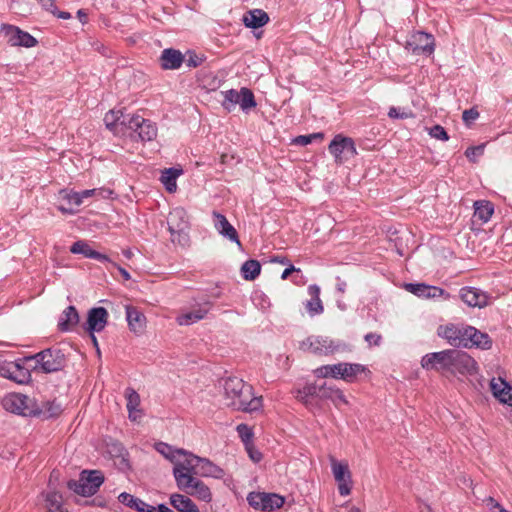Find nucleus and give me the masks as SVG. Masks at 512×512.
<instances>
[{
	"instance_id": "obj_1",
	"label": "nucleus",
	"mask_w": 512,
	"mask_h": 512,
	"mask_svg": "<svg viewBox=\"0 0 512 512\" xmlns=\"http://www.w3.org/2000/svg\"><path fill=\"white\" fill-rule=\"evenodd\" d=\"M223 402L234 410L255 412L262 408V397L254 396L253 387L242 379L231 376L222 380Z\"/></svg>"
},
{
	"instance_id": "obj_2",
	"label": "nucleus",
	"mask_w": 512,
	"mask_h": 512,
	"mask_svg": "<svg viewBox=\"0 0 512 512\" xmlns=\"http://www.w3.org/2000/svg\"><path fill=\"white\" fill-rule=\"evenodd\" d=\"M168 231L170 232L171 241L182 247L189 245V222L187 212L177 207L170 211L167 217Z\"/></svg>"
},
{
	"instance_id": "obj_3",
	"label": "nucleus",
	"mask_w": 512,
	"mask_h": 512,
	"mask_svg": "<svg viewBox=\"0 0 512 512\" xmlns=\"http://www.w3.org/2000/svg\"><path fill=\"white\" fill-rule=\"evenodd\" d=\"M104 481V476L100 471L84 470L81 472L79 481L69 482V488L82 496H90L97 492Z\"/></svg>"
},
{
	"instance_id": "obj_4",
	"label": "nucleus",
	"mask_w": 512,
	"mask_h": 512,
	"mask_svg": "<svg viewBox=\"0 0 512 512\" xmlns=\"http://www.w3.org/2000/svg\"><path fill=\"white\" fill-rule=\"evenodd\" d=\"M45 373L61 370L65 366V355L60 349H45L33 357Z\"/></svg>"
},
{
	"instance_id": "obj_5",
	"label": "nucleus",
	"mask_w": 512,
	"mask_h": 512,
	"mask_svg": "<svg viewBox=\"0 0 512 512\" xmlns=\"http://www.w3.org/2000/svg\"><path fill=\"white\" fill-rule=\"evenodd\" d=\"M247 501L254 509L270 512L283 506L285 500L282 496L275 493L251 492L247 496Z\"/></svg>"
},
{
	"instance_id": "obj_6",
	"label": "nucleus",
	"mask_w": 512,
	"mask_h": 512,
	"mask_svg": "<svg viewBox=\"0 0 512 512\" xmlns=\"http://www.w3.org/2000/svg\"><path fill=\"white\" fill-rule=\"evenodd\" d=\"M5 410L21 415H33L35 412L34 401L23 394L11 393L2 400Z\"/></svg>"
},
{
	"instance_id": "obj_7",
	"label": "nucleus",
	"mask_w": 512,
	"mask_h": 512,
	"mask_svg": "<svg viewBox=\"0 0 512 512\" xmlns=\"http://www.w3.org/2000/svg\"><path fill=\"white\" fill-rule=\"evenodd\" d=\"M329 151L337 163H343L357 153L354 141L349 137L336 135L329 145Z\"/></svg>"
},
{
	"instance_id": "obj_8",
	"label": "nucleus",
	"mask_w": 512,
	"mask_h": 512,
	"mask_svg": "<svg viewBox=\"0 0 512 512\" xmlns=\"http://www.w3.org/2000/svg\"><path fill=\"white\" fill-rule=\"evenodd\" d=\"M0 32L10 46L31 48L37 44V40L32 35L13 25L2 24Z\"/></svg>"
},
{
	"instance_id": "obj_9",
	"label": "nucleus",
	"mask_w": 512,
	"mask_h": 512,
	"mask_svg": "<svg viewBox=\"0 0 512 512\" xmlns=\"http://www.w3.org/2000/svg\"><path fill=\"white\" fill-rule=\"evenodd\" d=\"M405 48L416 55H430L435 48L434 37L422 31L414 32L408 38Z\"/></svg>"
},
{
	"instance_id": "obj_10",
	"label": "nucleus",
	"mask_w": 512,
	"mask_h": 512,
	"mask_svg": "<svg viewBox=\"0 0 512 512\" xmlns=\"http://www.w3.org/2000/svg\"><path fill=\"white\" fill-rule=\"evenodd\" d=\"M127 131L135 132L142 141H151L157 136L155 124L140 115H131L128 118Z\"/></svg>"
},
{
	"instance_id": "obj_11",
	"label": "nucleus",
	"mask_w": 512,
	"mask_h": 512,
	"mask_svg": "<svg viewBox=\"0 0 512 512\" xmlns=\"http://www.w3.org/2000/svg\"><path fill=\"white\" fill-rule=\"evenodd\" d=\"M452 349L426 354L421 359V366L426 370L450 373Z\"/></svg>"
},
{
	"instance_id": "obj_12",
	"label": "nucleus",
	"mask_w": 512,
	"mask_h": 512,
	"mask_svg": "<svg viewBox=\"0 0 512 512\" xmlns=\"http://www.w3.org/2000/svg\"><path fill=\"white\" fill-rule=\"evenodd\" d=\"M467 326L468 325H457L453 323L441 325L437 329V334L439 337L447 340L451 346L466 347L468 344L464 332Z\"/></svg>"
},
{
	"instance_id": "obj_13",
	"label": "nucleus",
	"mask_w": 512,
	"mask_h": 512,
	"mask_svg": "<svg viewBox=\"0 0 512 512\" xmlns=\"http://www.w3.org/2000/svg\"><path fill=\"white\" fill-rule=\"evenodd\" d=\"M451 362L450 374L452 375H456L457 373L461 375H471L477 371L476 361L466 352L452 349Z\"/></svg>"
},
{
	"instance_id": "obj_14",
	"label": "nucleus",
	"mask_w": 512,
	"mask_h": 512,
	"mask_svg": "<svg viewBox=\"0 0 512 512\" xmlns=\"http://www.w3.org/2000/svg\"><path fill=\"white\" fill-rule=\"evenodd\" d=\"M201 458L193 455L183 449H180V453L174 461L173 476L178 477L179 475H185L190 473H198V467Z\"/></svg>"
},
{
	"instance_id": "obj_15",
	"label": "nucleus",
	"mask_w": 512,
	"mask_h": 512,
	"mask_svg": "<svg viewBox=\"0 0 512 512\" xmlns=\"http://www.w3.org/2000/svg\"><path fill=\"white\" fill-rule=\"evenodd\" d=\"M331 467L334 478L338 483V490L340 495H349L351 492L352 480L348 464L344 462H338L337 460L332 458Z\"/></svg>"
},
{
	"instance_id": "obj_16",
	"label": "nucleus",
	"mask_w": 512,
	"mask_h": 512,
	"mask_svg": "<svg viewBox=\"0 0 512 512\" xmlns=\"http://www.w3.org/2000/svg\"><path fill=\"white\" fill-rule=\"evenodd\" d=\"M460 298L469 307L483 308L489 303L488 295L474 287H464L460 290Z\"/></svg>"
},
{
	"instance_id": "obj_17",
	"label": "nucleus",
	"mask_w": 512,
	"mask_h": 512,
	"mask_svg": "<svg viewBox=\"0 0 512 512\" xmlns=\"http://www.w3.org/2000/svg\"><path fill=\"white\" fill-rule=\"evenodd\" d=\"M130 116L131 115H125L120 110H111L105 115L104 122L106 127L115 134L125 135L127 133L128 118Z\"/></svg>"
},
{
	"instance_id": "obj_18",
	"label": "nucleus",
	"mask_w": 512,
	"mask_h": 512,
	"mask_svg": "<svg viewBox=\"0 0 512 512\" xmlns=\"http://www.w3.org/2000/svg\"><path fill=\"white\" fill-rule=\"evenodd\" d=\"M464 335H466L467 346L465 348H481L488 350L492 347V340L487 333L477 330L473 326L465 328Z\"/></svg>"
},
{
	"instance_id": "obj_19",
	"label": "nucleus",
	"mask_w": 512,
	"mask_h": 512,
	"mask_svg": "<svg viewBox=\"0 0 512 512\" xmlns=\"http://www.w3.org/2000/svg\"><path fill=\"white\" fill-rule=\"evenodd\" d=\"M108 320V312L103 307L92 308L88 312L87 330L90 333L102 331Z\"/></svg>"
},
{
	"instance_id": "obj_20",
	"label": "nucleus",
	"mask_w": 512,
	"mask_h": 512,
	"mask_svg": "<svg viewBox=\"0 0 512 512\" xmlns=\"http://www.w3.org/2000/svg\"><path fill=\"white\" fill-rule=\"evenodd\" d=\"M492 394L501 403L512 406V387L502 378H493L490 381Z\"/></svg>"
},
{
	"instance_id": "obj_21",
	"label": "nucleus",
	"mask_w": 512,
	"mask_h": 512,
	"mask_svg": "<svg viewBox=\"0 0 512 512\" xmlns=\"http://www.w3.org/2000/svg\"><path fill=\"white\" fill-rule=\"evenodd\" d=\"M0 375L17 383H24L29 373L18 363L6 362L0 366Z\"/></svg>"
},
{
	"instance_id": "obj_22",
	"label": "nucleus",
	"mask_w": 512,
	"mask_h": 512,
	"mask_svg": "<svg viewBox=\"0 0 512 512\" xmlns=\"http://www.w3.org/2000/svg\"><path fill=\"white\" fill-rule=\"evenodd\" d=\"M213 218H214V227L216 230L223 235L224 237L228 238L229 240L236 242L238 245H241L237 231L235 228L228 222L227 218L214 211L213 212Z\"/></svg>"
},
{
	"instance_id": "obj_23",
	"label": "nucleus",
	"mask_w": 512,
	"mask_h": 512,
	"mask_svg": "<svg viewBox=\"0 0 512 512\" xmlns=\"http://www.w3.org/2000/svg\"><path fill=\"white\" fill-rule=\"evenodd\" d=\"M126 319L130 330L136 334H141L146 327V317L137 308L126 306Z\"/></svg>"
},
{
	"instance_id": "obj_24",
	"label": "nucleus",
	"mask_w": 512,
	"mask_h": 512,
	"mask_svg": "<svg viewBox=\"0 0 512 512\" xmlns=\"http://www.w3.org/2000/svg\"><path fill=\"white\" fill-rule=\"evenodd\" d=\"M184 61L182 53L172 48L163 50L160 57L161 67L166 70L178 69Z\"/></svg>"
},
{
	"instance_id": "obj_25",
	"label": "nucleus",
	"mask_w": 512,
	"mask_h": 512,
	"mask_svg": "<svg viewBox=\"0 0 512 512\" xmlns=\"http://www.w3.org/2000/svg\"><path fill=\"white\" fill-rule=\"evenodd\" d=\"M301 347L313 353L328 354L333 352L332 342L327 338L321 337H309L302 342Z\"/></svg>"
},
{
	"instance_id": "obj_26",
	"label": "nucleus",
	"mask_w": 512,
	"mask_h": 512,
	"mask_svg": "<svg viewBox=\"0 0 512 512\" xmlns=\"http://www.w3.org/2000/svg\"><path fill=\"white\" fill-rule=\"evenodd\" d=\"M125 398L127 400V410L129 413V419L131 421H139L142 417V411L139 409L140 396L133 388H127L125 390Z\"/></svg>"
},
{
	"instance_id": "obj_27",
	"label": "nucleus",
	"mask_w": 512,
	"mask_h": 512,
	"mask_svg": "<svg viewBox=\"0 0 512 512\" xmlns=\"http://www.w3.org/2000/svg\"><path fill=\"white\" fill-rule=\"evenodd\" d=\"M39 497L45 502L46 512H69L63 505L61 493L56 491L42 492Z\"/></svg>"
},
{
	"instance_id": "obj_28",
	"label": "nucleus",
	"mask_w": 512,
	"mask_h": 512,
	"mask_svg": "<svg viewBox=\"0 0 512 512\" xmlns=\"http://www.w3.org/2000/svg\"><path fill=\"white\" fill-rule=\"evenodd\" d=\"M406 290L423 298H436L445 294V291L439 287L428 286L425 284H407Z\"/></svg>"
},
{
	"instance_id": "obj_29",
	"label": "nucleus",
	"mask_w": 512,
	"mask_h": 512,
	"mask_svg": "<svg viewBox=\"0 0 512 512\" xmlns=\"http://www.w3.org/2000/svg\"><path fill=\"white\" fill-rule=\"evenodd\" d=\"M268 21V14L261 9L250 10L243 16V23L248 28L257 29L263 27Z\"/></svg>"
},
{
	"instance_id": "obj_30",
	"label": "nucleus",
	"mask_w": 512,
	"mask_h": 512,
	"mask_svg": "<svg viewBox=\"0 0 512 512\" xmlns=\"http://www.w3.org/2000/svg\"><path fill=\"white\" fill-rule=\"evenodd\" d=\"M120 503L127 507L135 509L137 512H156V508L148 505L143 500L134 497L133 495L123 492L118 496Z\"/></svg>"
},
{
	"instance_id": "obj_31",
	"label": "nucleus",
	"mask_w": 512,
	"mask_h": 512,
	"mask_svg": "<svg viewBox=\"0 0 512 512\" xmlns=\"http://www.w3.org/2000/svg\"><path fill=\"white\" fill-rule=\"evenodd\" d=\"M79 322V315L74 306L67 307L58 322V327L61 331H69L74 328Z\"/></svg>"
},
{
	"instance_id": "obj_32",
	"label": "nucleus",
	"mask_w": 512,
	"mask_h": 512,
	"mask_svg": "<svg viewBox=\"0 0 512 512\" xmlns=\"http://www.w3.org/2000/svg\"><path fill=\"white\" fill-rule=\"evenodd\" d=\"M319 397L323 399H330L335 406H339L340 404L347 405L349 402L346 399L343 392L335 387L332 386H320L319 387Z\"/></svg>"
},
{
	"instance_id": "obj_33",
	"label": "nucleus",
	"mask_w": 512,
	"mask_h": 512,
	"mask_svg": "<svg viewBox=\"0 0 512 512\" xmlns=\"http://www.w3.org/2000/svg\"><path fill=\"white\" fill-rule=\"evenodd\" d=\"M308 293L311 299L306 303V309L310 315H316L323 312V305L320 299V288L317 285H310L308 287Z\"/></svg>"
},
{
	"instance_id": "obj_34",
	"label": "nucleus",
	"mask_w": 512,
	"mask_h": 512,
	"mask_svg": "<svg viewBox=\"0 0 512 512\" xmlns=\"http://www.w3.org/2000/svg\"><path fill=\"white\" fill-rule=\"evenodd\" d=\"M34 408L33 415L43 416L44 418L56 417L62 412L61 405L55 401L42 402L40 405L34 403Z\"/></svg>"
},
{
	"instance_id": "obj_35",
	"label": "nucleus",
	"mask_w": 512,
	"mask_h": 512,
	"mask_svg": "<svg viewBox=\"0 0 512 512\" xmlns=\"http://www.w3.org/2000/svg\"><path fill=\"white\" fill-rule=\"evenodd\" d=\"M198 468V474L203 477L221 479L225 474L222 468L206 458H201Z\"/></svg>"
},
{
	"instance_id": "obj_36",
	"label": "nucleus",
	"mask_w": 512,
	"mask_h": 512,
	"mask_svg": "<svg viewBox=\"0 0 512 512\" xmlns=\"http://www.w3.org/2000/svg\"><path fill=\"white\" fill-rule=\"evenodd\" d=\"M182 174V169L169 168L165 169L160 177L161 183L169 193H174L177 189V178Z\"/></svg>"
},
{
	"instance_id": "obj_37",
	"label": "nucleus",
	"mask_w": 512,
	"mask_h": 512,
	"mask_svg": "<svg viewBox=\"0 0 512 512\" xmlns=\"http://www.w3.org/2000/svg\"><path fill=\"white\" fill-rule=\"evenodd\" d=\"M198 473H190L185 475H179L175 477V482L180 491L185 494H189L190 491L197 485L201 480L196 477Z\"/></svg>"
},
{
	"instance_id": "obj_38",
	"label": "nucleus",
	"mask_w": 512,
	"mask_h": 512,
	"mask_svg": "<svg viewBox=\"0 0 512 512\" xmlns=\"http://www.w3.org/2000/svg\"><path fill=\"white\" fill-rule=\"evenodd\" d=\"M170 504L178 512H187L194 506V502L190 497L184 494L173 493L170 495Z\"/></svg>"
},
{
	"instance_id": "obj_39",
	"label": "nucleus",
	"mask_w": 512,
	"mask_h": 512,
	"mask_svg": "<svg viewBox=\"0 0 512 512\" xmlns=\"http://www.w3.org/2000/svg\"><path fill=\"white\" fill-rule=\"evenodd\" d=\"M474 217L486 223L494 213V207L489 201H476L474 203Z\"/></svg>"
},
{
	"instance_id": "obj_40",
	"label": "nucleus",
	"mask_w": 512,
	"mask_h": 512,
	"mask_svg": "<svg viewBox=\"0 0 512 512\" xmlns=\"http://www.w3.org/2000/svg\"><path fill=\"white\" fill-rule=\"evenodd\" d=\"M188 496L194 497L205 503H210L212 501V492L202 480L195 485L192 491L189 492Z\"/></svg>"
},
{
	"instance_id": "obj_41",
	"label": "nucleus",
	"mask_w": 512,
	"mask_h": 512,
	"mask_svg": "<svg viewBox=\"0 0 512 512\" xmlns=\"http://www.w3.org/2000/svg\"><path fill=\"white\" fill-rule=\"evenodd\" d=\"M341 366V379L347 382L352 381L358 374L365 371V367L361 364L341 363Z\"/></svg>"
},
{
	"instance_id": "obj_42",
	"label": "nucleus",
	"mask_w": 512,
	"mask_h": 512,
	"mask_svg": "<svg viewBox=\"0 0 512 512\" xmlns=\"http://www.w3.org/2000/svg\"><path fill=\"white\" fill-rule=\"evenodd\" d=\"M261 270V265L257 260H248L241 267V273L245 280H254Z\"/></svg>"
},
{
	"instance_id": "obj_43",
	"label": "nucleus",
	"mask_w": 512,
	"mask_h": 512,
	"mask_svg": "<svg viewBox=\"0 0 512 512\" xmlns=\"http://www.w3.org/2000/svg\"><path fill=\"white\" fill-rule=\"evenodd\" d=\"M223 101L222 106L227 111L231 112L235 109L236 105L240 102V91L230 89L222 92Z\"/></svg>"
},
{
	"instance_id": "obj_44",
	"label": "nucleus",
	"mask_w": 512,
	"mask_h": 512,
	"mask_svg": "<svg viewBox=\"0 0 512 512\" xmlns=\"http://www.w3.org/2000/svg\"><path fill=\"white\" fill-rule=\"evenodd\" d=\"M207 311L203 309H197L185 314H182L177 317V323L179 325H190L195 323L201 319H203L206 315Z\"/></svg>"
},
{
	"instance_id": "obj_45",
	"label": "nucleus",
	"mask_w": 512,
	"mask_h": 512,
	"mask_svg": "<svg viewBox=\"0 0 512 512\" xmlns=\"http://www.w3.org/2000/svg\"><path fill=\"white\" fill-rule=\"evenodd\" d=\"M239 106L243 111H247L256 106V101L252 91L248 88L240 89V102Z\"/></svg>"
},
{
	"instance_id": "obj_46",
	"label": "nucleus",
	"mask_w": 512,
	"mask_h": 512,
	"mask_svg": "<svg viewBox=\"0 0 512 512\" xmlns=\"http://www.w3.org/2000/svg\"><path fill=\"white\" fill-rule=\"evenodd\" d=\"M155 448L161 455L170 460L172 463H174L175 459L180 453V449H173L172 446L163 442L157 443Z\"/></svg>"
},
{
	"instance_id": "obj_47",
	"label": "nucleus",
	"mask_w": 512,
	"mask_h": 512,
	"mask_svg": "<svg viewBox=\"0 0 512 512\" xmlns=\"http://www.w3.org/2000/svg\"><path fill=\"white\" fill-rule=\"evenodd\" d=\"M314 395L319 397V387L316 385H307L302 390L298 391L297 398L307 404L308 398Z\"/></svg>"
},
{
	"instance_id": "obj_48",
	"label": "nucleus",
	"mask_w": 512,
	"mask_h": 512,
	"mask_svg": "<svg viewBox=\"0 0 512 512\" xmlns=\"http://www.w3.org/2000/svg\"><path fill=\"white\" fill-rule=\"evenodd\" d=\"M70 251L74 254H83L85 257L90 258L89 254L93 253L94 250L87 243L77 241L71 246Z\"/></svg>"
},
{
	"instance_id": "obj_49",
	"label": "nucleus",
	"mask_w": 512,
	"mask_h": 512,
	"mask_svg": "<svg viewBox=\"0 0 512 512\" xmlns=\"http://www.w3.org/2000/svg\"><path fill=\"white\" fill-rule=\"evenodd\" d=\"M237 432L245 446L252 444L251 439L253 433L252 430L246 424H239L237 426Z\"/></svg>"
},
{
	"instance_id": "obj_50",
	"label": "nucleus",
	"mask_w": 512,
	"mask_h": 512,
	"mask_svg": "<svg viewBox=\"0 0 512 512\" xmlns=\"http://www.w3.org/2000/svg\"><path fill=\"white\" fill-rule=\"evenodd\" d=\"M111 193H112L111 190L103 189V188L88 189V190H84V191L80 192L82 199L92 197V196H102L103 198H106Z\"/></svg>"
},
{
	"instance_id": "obj_51",
	"label": "nucleus",
	"mask_w": 512,
	"mask_h": 512,
	"mask_svg": "<svg viewBox=\"0 0 512 512\" xmlns=\"http://www.w3.org/2000/svg\"><path fill=\"white\" fill-rule=\"evenodd\" d=\"M314 139L322 140L323 134L322 133H313L310 135H301L294 139V143L305 146V145L310 144Z\"/></svg>"
},
{
	"instance_id": "obj_52",
	"label": "nucleus",
	"mask_w": 512,
	"mask_h": 512,
	"mask_svg": "<svg viewBox=\"0 0 512 512\" xmlns=\"http://www.w3.org/2000/svg\"><path fill=\"white\" fill-rule=\"evenodd\" d=\"M429 134L431 137L443 141H447L449 139L447 132L440 125H435L429 130Z\"/></svg>"
},
{
	"instance_id": "obj_53",
	"label": "nucleus",
	"mask_w": 512,
	"mask_h": 512,
	"mask_svg": "<svg viewBox=\"0 0 512 512\" xmlns=\"http://www.w3.org/2000/svg\"><path fill=\"white\" fill-rule=\"evenodd\" d=\"M479 117V112L474 109L465 110L462 114V119L467 126H470Z\"/></svg>"
},
{
	"instance_id": "obj_54",
	"label": "nucleus",
	"mask_w": 512,
	"mask_h": 512,
	"mask_svg": "<svg viewBox=\"0 0 512 512\" xmlns=\"http://www.w3.org/2000/svg\"><path fill=\"white\" fill-rule=\"evenodd\" d=\"M484 148H485V145L482 144V145H479V146H475V147H469L466 152H465V155L466 157L471 160V161H475V157L476 156H480L483 154L484 152Z\"/></svg>"
},
{
	"instance_id": "obj_55",
	"label": "nucleus",
	"mask_w": 512,
	"mask_h": 512,
	"mask_svg": "<svg viewBox=\"0 0 512 512\" xmlns=\"http://www.w3.org/2000/svg\"><path fill=\"white\" fill-rule=\"evenodd\" d=\"M245 448H246V451H247V453H248V455H249L250 459H251L253 462L257 463V462H259V461L262 459V454H261V452H260V451H258V450L253 446V444L247 445V446H245Z\"/></svg>"
},
{
	"instance_id": "obj_56",
	"label": "nucleus",
	"mask_w": 512,
	"mask_h": 512,
	"mask_svg": "<svg viewBox=\"0 0 512 512\" xmlns=\"http://www.w3.org/2000/svg\"><path fill=\"white\" fill-rule=\"evenodd\" d=\"M314 374L318 378L331 377V365H324L315 369Z\"/></svg>"
},
{
	"instance_id": "obj_57",
	"label": "nucleus",
	"mask_w": 512,
	"mask_h": 512,
	"mask_svg": "<svg viewBox=\"0 0 512 512\" xmlns=\"http://www.w3.org/2000/svg\"><path fill=\"white\" fill-rule=\"evenodd\" d=\"M65 198H66L70 203H73V204H74V205H76V206L81 205V203L83 202V199H82V196H81L80 192H71V193H66V194H65Z\"/></svg>"
},
{
	"instance_id": "obj_58",
	"label": "nucleus",
	"mask_w": 512,
	"mask_h": 512,
	"mask_svg": "<svg viewBox=\"0 0 512 512\" xmlns=\"http://www.w3.org/2000/svg\"><path fill=\"white\" fill-rule=\"evenodd\" d=\"M381 339H382L381 335L377 334V333H368L365 336V340L369 344V346H372V345L378 346L381 342Z\"/></svg>"
},
{
	"instance_id": "obj_59",
	"label": "nucleus",
	"mask_w": 512,
	"mask_h": 512,
	"mask_svg": "<svg viewBox=\"0 0 512 512\" xmlns=\"http://www.w3.org/2000/svg\"><path fill=\"white\" fill-rule=\"evenodd\" d=\"M388 115L390 118H400V119H405V118H408L411 116V113H407V112H399V110L395 107H391L389 112H388Z\"/></svg>"
},
{
	"instance_id": "obj_60",
	"label": "nucleus",
	"mask_w": 512,
	"mask_h": 512,
	"mask_svg": "<svg viewBox=\"0 0 512 512\" xmlns=\"http://www.w3.org/2000/svg\"><path fill=\"white\" fill-rule=\"evenodd\" d=\"M485 503H486V506L492 512L499 511V510L503 509V507L493 497L486 498Z\"/></svg>"
},
{
	"instance_id": "obj_61",
	"label": "nucleus",
	"mask_w": 512,
	"mask_h": 512,
	"mask_svg": "<svg viewBox=\"0 0 512 512\" xmlns=\"http://www.w3.org/2000/svg\"><path fill=\"white\" fill-rule=\"evenodd\" d=\"M201 61L202 60L193 53H190L188 59H186V63L190 67H197L198 65H200Z\"/></svg>"
},
{
	"instance_id": "obj_62",
	"label": "nucleus",
	"mask_w": 512,
	"mask_h": 512,
	"mask_svg": "<svg viewBox=\"0 0 512 512\" xmlns=\"http://www.w3.org/2000/svg\"><path fill=\"white\" fill-rule=\"evenodd\" d=\"M341 363L331 365V377L341 378Z\"/></svg>"
},
{
	"instance_id": "obj_63",
	"label": "nucleus",
	"mask_w": 512,
	"mask_h": 512,
	"mask_svg": "<svg viewBox=\"0 0 512 512\" xmlns=\"http://www.w3.org/2000/svg\"><path fill=\"white\" fill-rule=\"evenodd\" d=\"M41 5L48 11L54 13L55 5L54 0H39Z\"/></svg>"
},
{
	"instance_id": "obj_64",
	"label": "nucleus",
	"mask_w": 512,
	"mask_h": 512,
	"mask_svg": "<svg viewBox=\"0 0 512 512\" xmlns=\"http://www.w3.org/2000/svg\"><path fill=\"white\" fill-rule=\"evenodd\" d=\"M90 258L91 259H96V260H99V261H109L108 257L104 254H101L97 251H93V253H90L89 254Z\"/></svg>"
}]
</instances>
